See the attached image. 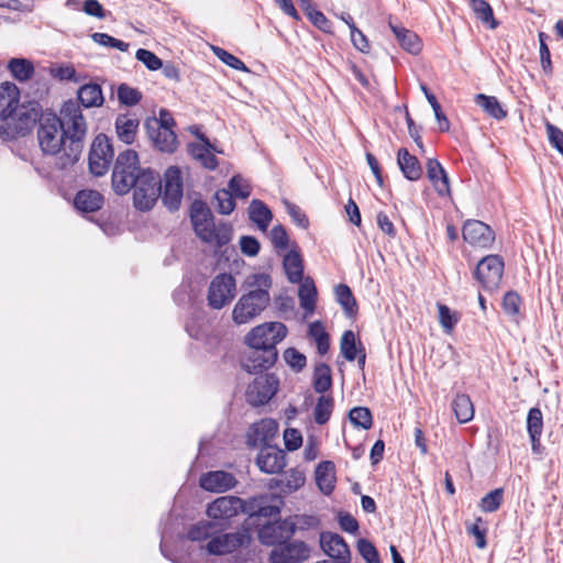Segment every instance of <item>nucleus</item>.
I'll use <instances>...</instances> for the list:
<instances>
[{
    "instance_id": "obj_1",
    "label": "nucleus",
    "mask_w": 563,
    "mask_h": 563,
    "mask_svg": "<svg viewBox=\"0 0 563 563\" xmlns=\"http://www.w3.org/2000/svg\"><path fill=\"white\" fill-rule=\"evenodd\" d=\"M60 114L52 109L37 125V141L45 155L55 156L63 151L59 157L60 168L74 166L79 162L88 126L82 111L73 99L63 102Z\"/></svg>"
},
{
    "instance_id": "obj_2",
    "label": "nucleus",
    "mask_w": 563,
    "mask_h": 563,
    "mask_svg": "<svg viewBox=\"0 0 563 563\" xmlns=\"http://www.w3.org/2000/svg\"><path fill=\"white\" fill-rule=\"evenodd\" d=\"M111 186L115 195L125 196L132 191L135 210L148 212L156 206L162 194V178L151 167H142L135 150L126 148L114 159Z\"/></svg>"
},
{
    "instance_id": "obj_3",
    "label": "nucleus",
    "mask_w": 563,
    "mask_h": 563,
    "mask_svg": "<svg viewBox=\"0 0 563 563\" xmlns=\"http://www.w3.org/2000/svg\"><path fill=\"white\" fill-rule=\"evenodd\" d=\"M288 333L285 323L264 322L252 328L244 336L247 346L240 360L241 367L249 374H258L272 368L278 360L277 344Z\"/></svg>"
},
{
    "instance_id": "obj_4",
    "label": "nucleus",
    "mask_w": 563,
    "mask_h": 563,
    "mask_svg": "<svg viewBox=\"0 0 563 563\" xmlns=\"http://www.w3.org/2000/svg\"><path fill=\"white\" fill-rule=\"evenodd\" d=\"M189 219L195 234L205 243L216 242L218 247L229 244L233 236V227L220 222L216 227L214 216L202 199H195L189 208Z\"/></svg>"
},
{
    "instance_id": "obj_5",
    "label": "nucleus",
    "mask_w": 563,
    "mask_h": 563,
    "mask_svg": "<svg viewBox=\"0 0 563 563\" xmlns=\"http://www.w3.org/2000/svg\"><path fill=\"white\" fill-rule=\"evenodd\" d=\"M46 109L40 101L25 100L14 106L12 117L0 126V135L3 140H14L19 136L29 135L35 125H38Z\"/></svg>"
},
{
    "instance_id": "obj_6",
    "label": "nucleus",
    "mask_w": 563,
    "mask_h": 563,
    "mask_svg": "<svg viewBox=\"0 0 563 563\" xmlns=\"http://www.w3.org/2000/svg\"><path fill=\"white\" fill-rule=\"evenodd\" d=\"M112 140L104 133H98L91 142L88 153V170L95 177L104 176L113 162Z\"/></svg>"
},
{
    "instance_id": "obj_7",
    "label": "nucleus",
    "mask_w": 563,
    "mask_h": 563,
    "mask_svg": "<svg viewBox=\"0 0 563 563\" xmlns=\"http://www.w3.org/2000/svg\"><path fill=\"white\" fill-rule=\"evenodd\" d=\"M271 300L266 289H254L242 295L232 311V319L236 324H243L260 316Z\"/></svg>"
},
{
    "instance_id": "obj_8",
    "label": "nucleus",
    "mask_w": 563,
    "mask_h": 563,
    "mask_svg": "<svg viewBox=\"0 0 563 563\" xmlns=\"http://www.w3.org/2000/svg\"><path fill=\"white\" fill-rule=\"evenodd\" d=\"M505 261L499 254H488L479 260L473 276L487 292L496 291L501 283Z\"/></svg>"
},
{
    "instance_id": "obj_9",
    "label": "nucleus",
    "mask_w": 563,
    "mask_h": 563,
    "mask_svg": "<svg viewBox=\"0 0 563 563\" xmlns=\"http://www.w3.org/2000/svg\"><path fill=\"white\" fill-rule=\"evenodd\" d=\"M184 197V179L181 169L176 166H169L164 172L162 180V199L163 206L170 212H177L181 207Z\"/></svg>"
},
{
    "instance_id": "obj_10",
    "label": "nucleus",
    "mask_w": 563,
    "mask_h": 563,
    "mask_svg": "<svg viewBox=\"0 0 563 563\" xmlns=\"http://www.w3.org/2000/svg\"><path fill=\"white\" fill-rule=\"evenodd\" d=\"M175 125L176 121L172 113L164 108L159 110V118L148 117L144 121L146 133H151L152 135L155 133L156 137L159 133L164 134L165 139L163 142H158V144H164L163 148L167 150L168 154L174 153L178 146L177 135L174 131Z\"/></svg>"
},
{
    "instance_id": "obj_11",
    "label": "nucleus",
    "mask_w": 563,
    "mask_h": 563,
    "mask_svg": "<svg viewBox=\"0 0 563 563\" xmlns=\"http://www.w3.org/2000/svg\"><path fill=\"white\" fill-rule=\"evenodd\" d=\"M247 386L246 400L252 406L258 407L269 402L279 387V378L274 373H258Z\"/></svg>"
},
{
    "instance_id": "obj_12",
    "label": "nucleus",
    "mask_w": 563,
    "mask_h": 563,
    "mask_svg": "<svg viewBox=\"0 0 563 563\" xmlns=\"http://www.w3.org/2000/svg\"><path fill=\"white\" fill-rule=\"evenodd\" d=\"M235 279L229 273L217 275L208 289V305L212 309H221L234 297Z\"/></svg>"
},
{
    "instance_id": "obj_13",
    "label": "nucleus",
    "mask_w": 563,
    "mask_h": 563,
    "mask_svg": "<svg viewBox=\"0 0 563 563\" xmlns=\"http://www.w3.org/2000/svg\"><path fill=\"white\" fill-rule=\"evenodd\" d=\"M463 240L475 247L490 249L495 242L494 230L481 220L468 219L462 227Z\"/></svg>"
},
{
    "instance_id": "obj_14",
    "label": "nucleus",
    "mask_w": 563,
    "mask_h": 563,
    "mask_svg": "<svg viewBox=\"0 0 563 563\" xmlns=\"http://www.w3.org/2000/svg\"><path fill=\"white\" fill-rule=\"evenodd\" d=\"M310 555V548L303 541H285L273 548L271 563H302Z\"/></svg>"
},
{
    "instance_id": "obj_15",
    "label": "nucleus",
    "mask_w": 563,
    "mask_h": 563,
    "mask_svg": "<svg viewBox=\"0 0 563 563\" xmlns=\"http://www.w3.org/2000/svg\"><path fill=\"white\" fill-rule=\"evenodd\" d=\"M296 532V523L290 519L277 520L264 525L258 530V540L265 545L280 544L288 541Z\"/></svg>"
},
{
    "instance_id": "obj_16",
    "label": "nucleus",
    "mask_w": 563,
    "mask_h": 563,
    "mask_svg": "<svg viewBox=\"0 0 563 563\" xmlns=\"http://www.w3.org/2000/svg\"><path fill=\"white\" fill-rule=\"evenodd\" d=\"M246 501L236 496H222L208 505L207 515L214 520H228L245 512Z\"/></svg>"
},
{
    "instance_id": "obj_17",
    "label": "nucleus",
    "mask_w": 563,
    "mask_h": 563,
    "mask_svg": "<svg viewBox=\"0 0 563 563\" xmlns=\"http://www.w3.org/2000/svg\"><path fill=\"white\" fill-rule=\"evenodd\" d=\"M250 539L251 538L246 531L213 536L212 539L207 543L206 549L210 554L223 555L231 553L238 548L249 543Z\"/></svg>"
},
{
    "instance_id": "obj_18",
    "label": "nucleus",
    "mask_w": 563,
    "mask_h": 563,
    "mask_svg": "<svg viewBox=\"0 0 563 563\" xmlns=\"http://www.w3.org/2000/svg\"><path fill=\"white\" fill-rule=\"evenodd\" d=\"M236 484L235 476L225 471L207 472L199 478L200 487L210 493H224L234 488Z\"/></svg>"
},
{
    "instance_id": "obj_19",
    "label": "nucleus",
    "mask_w": 563,
    "mask_h": 563,
    "mask_svg": "<svg viewBox=\"0 0 563 563\" xmlns=\"http://www.w3.org/2000/svg\"><path fill=\"white\" fill-rule=\"evenodd\" d=\"M320 547L329 559L350 563V549L340 534L322 532L320 534Z\"/></svg>"
},
{
    "instance_id": "obj_20",
    "label": "nucleus",
    "mask_w": 563,
    "mask_h": 563,
    "mask_svg": "<svg viewBox=\"0 0 563 563\" xmlns=\"http://www.w3.org/2000/svg\"><path fill=\"white\" fill-rule=\"evenodd\" d=\"M260 470L266 474H276L286 466V456L282 450L273 446L263 448L256 459Z\"/></svg>"
},
{
    "instance_id": "obj_21",
    "label": "nucleus",
    "mask_w": 563,
    "mask_h": 563,
    "mask_svg": "<svg viewBox=\"0 0 563 563\" xmlns=\"http://www.w3.org/2000/svg\"><path fill=\"white\" fill-rule=\"evenodd\" d=\"M427 177L432 184L434 190L440 197H445L451 195L450 187V178L442 166V164L437 158H429L427 161Z\"/></svg>"
},
{
    "instance_id": "obj_22",
    "label": "nucleus",
    "mask_w": 563,
    "mask_h": 563,
    "mask_svg": "<svg viewBox=\"0 0 563 563\" xmlns=\"http://www.w3.org/2000/svg\"><path fill=\"white\" fill-rule=\"evenodd\" d=\"M75 101V99H73ZM77 104L79 109L99 108L104 103L102 87L98 82L90 81L81 85L77 90Z\"/></svg>"
},
{
    "instance_id": "obj_23",
    "label": "nucleus",
    "mask_w": 563,
    "mask_h": 563,
    "mask_svg": "<svg viewBox=\"0 0 563 563\" xmlns=\"http://www.w3.org/2000/svg\"><path fill=\"white\" fill-rule=\"evenodd\" d=\"M20 89L11 81L0 84V121L5 123L14 112V106L20 101Z\"/></svg>"
},
{
    "instance_id": "obj_24",
    "label": "nucleus",
    "mask_w": 563,
    "mask_h": 563,
    "mask_svg": "<svg viewBox=\"0 0 563 563\" xmlns=\"http://www.w3.org/2000/svg\"><path fill=\"white\" fill-rule=\"evenodd\" d=\"M104 203V197L95 189H80L74 198V207L80 213L99 211Z\"/></svg>"
},
{
    "instance_id": "obj_25",
    "label": "nucleus",
    "mask_w": 563,
    "mask_h": 563,
    "mask_svg": "<svg viewBox=\"0 0 563 563\" xmlns=\"http://www.w3.org/2000/svg\"><path fill=\"white\" fill-rule=\"evenodd\" d=\"M283 267L289 283L298 284L302 282L305 273L303 258L296 244L295 247L284 256Z\"/></svg>"
},
{
    "instance_id": "obj_26",
    "label": "nucleus",
    "mask_w": 563,
    "mask_h": 563,
    "mask_svg": "<svg viewBox=\"0 0 563 563\" xmlns=\"http://www.w3.org/2000/svg\"><path fill=\"white\" fill-rule=\"evenodd\" d=\"M397 165L404 177L410 181H417L422 177L423 170L420 161L406 147L398 150Z\"/></svg>"
},
{
    "instance_id": "obj_27",
    "label": "nucleus",
    "mask_w": 563,
    "mask_h": 563,
    "mask_svg": "<svg viewBox=\"0 0 563 563\" xmlns=\"http://www.w3.org/2000/svg\"><path fill=\"white\" fill-rule=\"evenodd\" d=\"M139 125V119L130 118L128 114H119L114 121L118 139L126 145L133 144L136 139Z\"/></svg>"
},
{
    "instance_id": "obj_28",
    "label": "nucleus",
    "mask_w": 563,
    "mask_h": 563,
    "mask_svg": "<svg viewBox=\"0 0 563 563\" xmlns=\"http://www.w3.org/2000/svg\"><path fill=\"white\" fill-rule=\"evenodd\" d=\"M247 211L249 219L254 222L261 231L265 232L274 217L269 207L260 199H253L250 202Z\"/></svg>"
},
{
    "instance_id": "obj_29",
    "label": "nucleus",
    "mask_w": 563,
    "mask_h": 563,
    "mask_svg": "<svg viewBox=\"0 0 563 563\" xmlns=\"http://www.w3.org/2000/svg\"><path fill=\"white\" fill-rule=\"evenodd\" d=\"M336 302L342 307L347 318L354 319L358 313V305L352 289L346 284H339L334 288Z\"/></svg>"
},
{
    "instance_id": "obj_30",
    "label": "nucleus",
    "mask_w": 563,
    "mask_h": 563,
    "mask_svg": "<svg viewBox=\"0 0 563 563\" xmlns=\"http://www.w3.org/2000/svg\"><path fill=\"white\" fill-rule=\"evenodd\" d=\"M316 483L320 490L329 495L335 485V466L331 461L321 462L316 468Z\"/></svg>"
},
{
    "instance_id": "obj_31",
    "label": "nucleus",
    "mask_w": 563,
    "mask_h": 563,
    "mask_svg": "<svg viewBox=\"0 0 563 563\" xmlns=\"http://www.w3.org/2000/svg\"><path fill=\"white\" fill-rule=\"evenodd\" d=\"M298 297L300 307L308 313H312L317 307L318 289L311 277H306L299 283Z\"/></svg>"
},
{
    "instance_id": "obj_32",
    "label": "nucleus",
    "mask_w": 563,
    "mask_h": 563,
    "mask_svg": "<svg viewBox=\"0 0 563 563\" xmlns=\"http://www.w3.org/2000/svg\"><path fill=\"white\" fill-rule=\"evenodd\" d=\"M308 338L312 339L316 343L317 353L325 355L330 350L331 339L327 332L324 324L320 320H316L308 325Z\"/></svg>"
},
{
    "instance_id": "obj_33",
    "label": "nucleus",
    "mask_w": 563,
    "mask_h": 563,
    "mask_svg": "<svg viewBox=\"0 0 563 563\" xmlns=\"http://www.w3.org/2000/svg\"><path fill=\"white\" fill-rule=\"evenodd\" d=\"M266 496L254 497L246 501L245 512L250 516L274 517L279 514L280 506L268 504Z\"/></svg>"
},
{
    "instance_id": "obj_34",
    "label": "nucleus",
    "mask_w": 563,
    "mask_h": 563,
    "mask_svg": "<svg viewBox=\"0 0 563 563\" xmlns=\"http://www.w3.org/2000/svg\"><path fill=\"white\" fill-rule=\"evenodd\" d=\"M474 102L490 118L500 121L507 117V110L503 108L501 103L495 96L477 93L474 97Z\"/></svg>"
},
{
    "instance_id": "obj_35",
    "label": "nucleus",
    "mask_w": 563,
    "mask_h": 563,
    "mask_svg": "<svg viewBox=\"0 0 563 563\" xmlns=\"http://www.w3.org/2000/svg\"><path fill=\"white\" fill-rule=\"evenodd\" d=\"M7 67L12 77L20 82L30 80L35 73L33 62L24 57L11 58Z\"/></svg>"
},
{
    "instance_id": "obj_36",
    "label": "nucleus",
    "mask_w": 563,
    "mask_h": 563,
    "mask_svg": "<svg viewBox=\"0 0 563 563\" xmlns=\"http://www.w3.org/2000/svg\"><path fill=\"white\" fill-rule=\"evenodd\" d=\"M456 422H470L474 418V406L468 395L457 394L452 401Z\"/></svg>"
},
{
    "instance_id": "obj_37",
    "label": "nucleus",
    "mask_w": 563,
    "mask_h": 563,
    "mask_svg": "<svg viewBox=\"0 0 563 563\" xmlns=\"http://www.w3.org/2000/svg\"><path fill=\"white\" fill-rule=\"evenodd\" d=\"M312 386L316 393L323 395L332 387L331 367L327 363L314 366Z\"/></svg>"
},
{
    "instance_id": "obj_38",
    "label": "nucleus",
    "mask_w": 563,
    "mask_h": 563,
    "mask_svg": "<svg viewBox=\"0 0 563 563\" xmlns=\"http://www.w3.org/2000/svg\"><path fill=\"white\" fill-rule=\"evenodd\" d=\"M420 89L434 112V118L439 124V131L448 132L450 130V120L448 119L446 114L442 111L441 104L439 103L435 95L429 89V87L424 82H420Z\"/></svg>"
},
{
    "instance_id": "obj_39",
    "label": "nucleus",
    "mask_w": 563,
    "mask_h": 563,
    "mask_svg": "<svg viewBox=\"0 0 563 563\" xmlns=\"http://www.w3.org/2000/svg\"><path fill=\"white\" fill-rule=\"evenodd\" d=\"M470 5L481 22L495 30L499 22L495 19L492 5L486 0H471Z\"/></svg>"
},
{
    "instance_id": "obj_40",
    "label": "nucleus",
    "mask_w": 563,
    "mask_h": 563,
    "mask_svg": "<svg viewBox=\"0 0 563 563\" xmlns=\"http://www.w3.org/2000/svg\"><path fill=\"white\" fill-rule=\"evenodd\" d=\"M355 333L352 330H345L340 340V352L347 362L356 360L357 354L361 351Z\"/></svg>"
},
{
    "instance_id": "obj_41",
    "label": "nucleus",
    "mask_w": 563,
    "mask_h": 563,
    "mask_svg": "<svg viewBox=\"0 0 563 563\" xmlns=\"http://www.w3.org/2000/svg\"><path fill=\"white\" fill-rule=\"evenodd\" d=\"M219 531L218 523L212 521H200L196 525H194L188 533L187 537L191 541H202L206 539H209Z\"/></svg>"
},
{
    "instance_id": "obj_42",
    "label": "nucleus",
    "mask_w": 563,
    "mask_h": 563,
    "mask_svg": "<svg viewBox=\"0 0 563 563\" xmlns=\"http://www.w3.org/2000/svg\"><path fill=\"white\" fill-rule=\"evenodd\" d=\"M438 316H439V322L441 327L443 328L444 332L450 334L457 322L461 319V314L457 311L451 310V308L444 303L438 302Z\"/></svg>"
},
{
    "instance_id": "obj_43",
    "label": "nucleus",
    "mask_w": 563,
    "mask_h": 563,
    "mask_svg": "<svg viewBox=\"0 0 563 563\" xmlns=\"http://www.w3.org/2000/svg\"><path fill=\"white\" fill-rule=\"evenodd\" d=\"M334 408V399L330 395H321L318 397L313 409V422H328Z\"/></svg>"
},
{
    "instance_id": "obj_44",
    "label": "nucleus",
    "mask_w": 563,
    "mask_h": 563,
    "mask_svg": "<svg viewBox=\"0 0 563 563\" xmlns=\"http://www.w3.org/2000/svg\"><path fill=\"white\" fill-rule=\"evenodd\" d=\"M117 96L120 104L124 107L136 106L141 102L143 97L142 92L139 89L133 88L125 82H122L118 86Z\"/></svg>"
},
{
    "instance_id": "obj_45",
    "label": "nucleus",
    "mask_w": 563,
    "mask_h": 563,
    "mask_svg": "<svg viewBox=\"0 0 563 563\" xmlns=\"http://www.w3.org/2000/svg\"><path fill=\"white\" fill-rule=\"evenodd\" d=\"M213 199L217 201V211L220 214L229 216L236 208L235 198L225 188L218 189Z\"/></svg>"
},
{
    "instance_id": "obj_46",
    "label": "nucleus",
    "mask_w": 563,
    "mask_h": 563,
    "mask_svg": "<svg viewBox=\"0 0 563 563\" xmlns=\"http://www.w3.org/2000/svg\"><path fill=\"white\" fill-rule=\"evenodd\" d=\"M521 305L522 298L516 290H508L503 297V310L507 316L514 319L520 314Z\"/></svg>"
},
{
    "instance_id": "obj_47",
    "label": "nucleus",
    "mask_w": 563,
    "mask_h": 563,
    "mask_svg": "<svg viewBox=\"0 0 563 563\" xmlns=\"http://www.w3.org/2000/svg\"><path fill=\"white\" fill-rule=\"evenodd\" d=\"M51 74L54 78L60 81L80 82L85 76L77 73L76 68L71 64H62L57 67L51 68Z\"/></svg>"
},
{
    "instance_id": "obj_48",
    "label": "nucleus",
    "mask_w": 563,
    "mask_h": 563,
    "mask_svg": "<svg viewBox=\"0 0 563 563\" xmlns=\"http://www.w3.org/2000/svg\"><path fill=\"white\" fill-rule=\"evenodd\" d=\"M212 52L227 66H229L235 70H240V71H244V73L250 71L249 67L245 65V63L242 59H240L235 55L231 54L227 49L219 47V46H212Z\"/></svg>"
},
{
    "instance_id": "obj_49",
    "label": "nucleus",
    "mask_w": 563,
    "mask_h": 563,
    "mask_svg": "<svg viewBox=\"0 0 563 563\" xmlns=\"http://www.w3.org/2000/svg\"><path fill=\"white\" fill-rule=\"evenodd\" d=\"M243 181L240 174L233 175L228 183L227 191H230L235 199H247L252 194V188L247 183L243 185Z\"/></svg>"
},
{
    "instance_id": "obj_50",
    "label": "nucleus",
    "mask_w": 563,
    "mask_h": 563,
    "mask_svg": "<svg viewBox=\"0 0 563 563\" xmlns=\"http://www.w3.org/2000/svg\"><path fill=\"white\" fill-rule=\"evenodd\" d=\"M283 357L286 364L296 373H300L307 366V357L296 347H288L284 351Z\"/></svg>"
},
{
    "instance_id": "obj_51",
    "label": "nucleus",
    "mask_w": 563,
    "mask_h": 563,
    "mask_svg": "<svg viewBox=\"0 0 563 563\" xmlns=\"http://www.w3.org/2000/svg\"><path fill=\"white\" fill-rule=\"evenodd\" d=\"M305 482H306V477H305L303 472H301L297 468H291L286 473L285 478L282 482L283 483L282 489L287 493H292V492L298 490L300 487H302Z\"/></svg>"
},
{
    "instance_id": "obj_52",
    "label": "nucleus",
    "mask_w": 563,
    "mask_h": 563,
    "mask_svg": "<svg viewBox=\"0 0 563 563\" xmlns=\"http://www.w3.org/2000/svg\"><path fill=\"white\" fill-rule=\"evenodd\" d=\"M504 490L496 488L490 493L486 494L479 503V508L484 512H494L498 510L503 503Z\"/></svg>"
},
{
    "instance_id": "obj_53",
    "label": "nucleus",
    "mask_w": 563,
    "mask_h": 563,
    "mask_svg": "<svg viewBox=\"0 0 563 563\" xmlns=\"http://www.w3.org/2000/svg\"><path fill=\"white\" fill-rule=\"evenodd\" d=\"M283 203L292 222L299 228L307 230L310 225V222L306 213L300 209V207L289 201L288 199H284Z\"/></svg>"
},
{
    "instance_id": "obj_54",
    "label": "nucleus",
    "mask_w": 563,
    "mask_h": 563,
    "mask_svg": "<svg viewBox=\"0 0 563 563\" xmlns=\"http://www.w3.org/2000/svg\"><path fill=\"white\" fill-rule=\"evenodd\" d=\"M91 38L95 43H97L99 45L115 48L121 52H126L130 46L129 43H126L122 40L115 38L107 33L96 32V33L91 34Z\"/></svg>"
},
{
    "instance_id": "obj_55",
    "label": "nucleus",
    "mask_w": 563,
    "mask_h": 563,
    "mask_svg": "<svg viewBox=\"0 0 563 563\" xmlns=\"http://www.w3.org/2000/svg\"><path fill=\"white\" fill-rule=\"evenodd\" d=\"M135 58L151 71H156L163 67V60L155 53L146 48H139L135 53Z\"/></svg>"
},
{
    "instance_id": "obj_56",
    "label": "nucleus",
    "mask_w": 563,
    "mask_h": 563,
    "mask_svg": "<svg viewBox=\"0 0 563 563\" xmlns=\"http://www.w3.org/2000/svg\"><path fill=\"white\" fill-rule=\"evenodd\" d=\"M271 240L277 251H285L289 246V236L283 224L273 227L271 231Z\"/></svg>"
},
{
    "instance_id": "obj_57",
    "label": "nucleus",
    "mask_w": 563,
    "mask_h": 563,
    "mask_svg": "<svg viewBox=\"0 0 563 563\" xmlns=\"http://www.w3.org/2000/svg\"><path fill=\"white\" fill-rule=\"evenodd\" d=\"M343 422H373V415L368 407L355 406L347 411Z\"/></svg>"
},
{
    "instance_id": "obj_58",
    "label": "nucleus",
    "mask_w": 563,
    "mask_h": 563,
    "mask_svg": "<svg viewBox=\"0 0 563 563\" xmlns=\"http://www.w3.org/2000/svg\"><path fill=\"white\" fill-rule=\"evenodd\" d=\"M239 244L241 252L249 257L257 256L261 251V243L253 235H242Z\"/></svg>"
},
{
    "instance_id": "obj_59",
    "label": "nucleus",
    "mask_w": 563,
    "mask_h": 563,
    "mask_svg": "<svg viewBox=\"0 0 563 563\" xmlns=\"http://www.w3.org/2000/svg\"><path fill=\"white\" fill-rule=\"evenodd\" d=\"M399 45L410 54L417 55L421 52L422 43L420 37L413 32L408 31L401 38Z\"/></svg>"
},
{
    "instance_id": "obj_60",
    "label": "nucleus",
    "mask_w": 563,
    "mask_h": 563,
    "mask_svg": "<svg viewBox=\"0 0 563 563\" xmlns=\"http://www.w3.org/2000/svg\"><path fill=\"white\" fill-rule=\"evenodd\" d=\"M357 549H358V552L362 555V558L367 563H378L379 562L378 552L372 542H369L365 539H361L357 542Z\"/></svg>"
},
{
    "instance_id": "obj_61",
    "label": "nucleus",
    "mask_w": 563,
    "mask_h": 563,
    "mask_svg": "<svg viewBox=\"0 0 563 563\" xmlns=\"http://www.w3.org/2000/svg\"><path fill=\"white\" fill-rule=\"evenodd\" d=\"M351 42L355 49L363 54H368L371 51V45L368 42L367 36L358 29L353 27V31L351 32Z\"/></svg>"
},
{
    "instance_id": "obj_62",
    "label": "nucleus",
    "mask_w": 563,
    "mask_h": 563,
    "mask_svg": "<svg viewBox=\"0 0 563 563\" xmlns=\"http://www.w3.org/2000/svg\"><path fill=\"white\" fill-rule=\"evenodd\" d=\"M82 11L90 16L104 19L109 11H107L103 5L98 0H85L82 3Z\"/></svg>"
},
{
    "instance_id": "obj_63",
    "label": "nucleus",
    "mask_w": 563,
    "mask_h": 563,
    "mask_svg": "<svg viewBox=\"0 0 563 563\" xmlns=\"http://www.w3.org/2000/svg\"><path fill=\"white\" fill-rule=\"evenodd\" d=\"M547 132L550 144L561 154L563 155V131L551 124L547 123Z\"/></svg>"
},
{
    "instance_id": "obj_64",
    "label": "nucleus",
    "mask_w": 563,
    "mask_h": 563,
    "mask_svg": "<svg viewBox=\"0 0 563 563\" xmlns=\"http://www.w3.org/2000/svg\"><path fill=\"white\" fill-rule=\"evenodd\" d=\"M245 283L249 287L257 286L258 289H266L268 291L272 287V277L266 273H255L250 275Z\"/></svg>"
}]
</instances>
